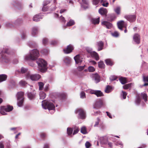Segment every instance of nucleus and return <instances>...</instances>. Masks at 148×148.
Returning a JSON list of instances; mask_svg holds the SVG:
<instances>
[{"label":"nucleus","instance_id":"obj_1","mask_svg":"<svg viewBox=\"0 0 148 148\" xmlns=\"http://www.w3.org/2000/svg\"><path fill=\"white\" fill-rule=\"evenodd\" d=\"M9 48L7 46H4L0 49V61L3 62H9L10 59L8 54Z\"/></svg>","mask_w":148,"mask_h":148},{"label":"nucleus","instance_id":"obj_2","mask_svg":"<svg viewBox=\"0 0 148 148\" xmlns=\"http://www.w3.org/2000/svg\"><path fill=\"white\" fill-rule=\"evenodd\" d=\"M42 105L45 109H48L49 111L52 110L51 114L54 113L55 110V106L53 103L50 101L44 100L42 101Z\"/></svg>","mask_w":148,"mask_h":148},{"label":"nucleus","instance_id":"obj_3","mask_svg":"<svg viewBox=\"0 0 148 148\" xmlns=\"http://www.w3.org/2000/svg\"><path fill=\"white\" fill-rule=\"evenodd\" d=\"M39 51L36 49H34L30 51L29 54L25 56V59L26 60H35L39 56Z\"/></svg>","mask_w":148,"mask_h":148},{"label":"nucleus","instance_id":"obj_4","mask_svg":"<svg viewBox=\"0 0 148 148\" xmlns=\"http://www.w3.org/2000/svg\"><path fill=\"white\" fill-rule=\"evenodd\" d=\"M38 66V70L41 72L44 73L47 70V63L44 60L39 59L36 61Z\"/></svg>","mask_w":148,"mask_h":148},{"label":"nucleus","instance_id":"obj_5","mask_svg":"<svg viewBox=\"0 0 148 148\" xmlns=\"http://www.w3.org/2000/svg\"><path fill=\"white\" fill-rule=\"evenodd\" d=\"M24 93L21 92H18L17 94V105L19 107H21L22 106L24 101Z\"/></svg>","mask_w":148,"mask_h":148},{"label":"nucleus","instance_id":"obj_6","mask_svg":"<svg viewBox=\"0 0 148 148\" xmlns=\"http://www.w3.org/2000/svg\"><path fill=\"white\" fill-rule=\"evenodd\" d=\"M40 75L39 74H31L28 72L26 75V78L27 79H30L33 81H36L40 78Z\"/></svg>","mask_w":148,"mask_h":148},{"label":"nucleus","instance_id":"obj_7","mask_svg":"<svg viewBox=\"0 0 148 148\" xmlns=\"http://www.w3.org/2000/svg\"><path fill=\"white\" fill-rule=\"evenodd\" d=\"M13 108V106L10 105L2 106L1 107L0 113L2 115H6L7 114L6 112L11 111Z\"/></svg>","mask_w":148,"mask_h":148},{"label":"nucleus","instance_id":"obj_8","mask_svg":"<svg viewBox=\"0 0 148 148\" xmlns=\"http://www.w3.org/2000/svg\"><path fill=\"white\" fill-rule=\"evenodd\" d=\"M86 50L88 53H90L92 57L95 58L96 60L97 61L99 60V57L98 54L96 52L92 51V48L87 47Z\"/></svg>","mask_w":148,"mask_h":148},{"label":"nucleus","instance_id":"obj_9","mask_svg":"<svg viewBox=\"0 0 148 148\" xmlns=\"http://www.w3.org/2000/svg\"><path fill=\"white\" fill-rule=\"evenodd\" d=\"M76 113H78V118L84 119L86 118V114L84 111L82 109H78L75 111Z\"/></svg>","mask_w":148,"mask_h":148},{"label":"nucleus","instance_id":"obj_10","mask_svg":"<svg viewBox=\"0 0 148 148\" xmlns=\"http://www.w3.org/2000/svg\"><path fill=\"white\" fill-rule=\"evenodd\" d=\"M124 18L130 22L135 21L136 18V16L134 14L128 15L124 16Z\"/></svg>","mask_w":148,"mask_h":148},{"label":"nucleus","instance_id":"obj_11","mask_svg":"<svg viewBox=\"0 0 148 148\" xmlns=\"http://www.w3.org/2000/svg\"><path fill=\"white\" fill-rule=\"evenodd\" d=\"M118 28L121 30H123V28L125 27L126 28V25L125 24L123 21H118L117 23Z\"/></svg>","mask_w":148,"mask_h":148},{"label":"nucleus","instance_id":"obj_12","mask_svg":"<svg viewBox=\"0 0 148 148\" xmlns=\"http://www.w3.org/2000/svg\"><path fill=\"white\" fill-rule=\"evenodd\" d=\"M38 33V27H33L31 29V34L32 36H35Z\"/></svg>","mask_w":148,"mask_h":148},{"label":"nucleus","instance_id":"obj_13","mask_svg":"<svg viewBox=\"0 0 148 148\" xmlns=\"http://www.w3.org/2000/svg\"><path fill=\"white\" fill-rule=\"evenodd\" d=\"M73 49V46L70 45L67 46L66 49H64V51L65 53L68 54L71 52Z\"/></svg>","mask_w":148,"mask_h":148},{"label":"nucleus","instance_id":"obj_14","mask_svg":"<svg viewBox=\"0 0 148 148\" xmlns=\"http://www.w3.org/2000/svg\"><path fill=\"white\" fill-rule=\"evenodd\" d=\"M101 24L108 29L111 28L112 26V24L111 23L107 21H103L101 23Z\"/></svg>","mask_w":148,"mask_h":148},{"label":"nucleus","instance_id":"obj_15","mask_svg":"<svg viewBox=\"0 0 148 148\" xmlns=\"http://www.w3.org/2000/svg\"><path fill=\"white\" fill-rule=\"evenodd\" d=\"M134 41L137 44L140 43V35L137 34H135L133 37Z\"/></svg>","mask_w":148,"mask_h":148},{"label":"nucleus","instance_id":"obj_16","mask_svg":"<svg viewBox=\"0 0 148 148\" xmlns=\"http://www.w3.org/2000/svg\"><path fill=\"white\" fill-rule=\"evenodd\" d=\"M71 58L68 57L66 56L63 58V61L64 63L66 65L69 64L71 62Z\"/></svg>","mask_w":148,"mask_h":148},{"label":"nucleus","instance_id":"obj_17","mask_svg":"<svg viewBox=\"0 0 148 148\" xmlns=\"http://www.w3.org/2000/svg\"><path fill=\"white\" fill-rule=\"evenodd\" d=\"M74 59L76 64L81 63L82 61V58L79 55H77L74 57Z\"/></svg>","mask_w":148,"mask_h":148},{"label":"nucleus","instance_id":"obj_18","mask_svg":"<svg viewBox=\"0 0 148 148\" xmlns=\"http://www.w3.org/2000/svg\"><path fill=\"white\" fill-rule=\"evenodd\" d=\"M97 45L98 47V51H100L103 49L104 43L101 41H100L97 42Z\"/></svg>","mask_w":148,"mask_h":148},{"label":"nucleus","instance_id":"obj_19","mask_svg":"<svg viewBox=\"0 0 148 148\" xmlns=\"http://www.w3.org/2000/svg\"><path fill=\"white\" fill-rule=\"evenodd\" d=\"M82 4H81L82 7L84 9H86L88 7V1L87 0H82Z\"/></svg>","mask_w":148,"mask_h":148},{"label":"nucleus","instance_id":"obj_20","mask_svg":"<svg viewBox=\"0 0 148 148\" xmlns=\"http://www.w3.org/2000/svg\"><path fill=\"white\" fill-rule=\"evenodd\" d=\"M27 95L29 99L30 100H32L35 98V93L34 92H28L27 93Z\"/></svg>","mask_w":148,"mask_h":148},{"label":"nucleus","instance_id":"obj_21","mask_svg":"<svg viewBox=\"0 0 148 148\" xmlns=\"http://www.w3.org/2000/svg\"><path fill=\"white\" fill-rule=\"evenodd\" d=\"M93 77L96 83H97L100 81V77L98 74H95L94 75Z\"/></svg>","mask_w":148,"mask_h":148},{"label":"nucleus","instance_id":"obj_22","mask_svg":"<svg viewBox=\"0 0 148 148\" xmlns=\"http://www.w3.org/2000/svg\"><path fill=\"white\" fill-rule=\"evenodd\" d=\"M99 12L101 15H104L107 14V11L105 8H101L99 10Z\"/></svg>","mask_w":148,"mask_h":148},{"label":"nucleus","instance_id":"obj_23","mask_svg":"<svg viewBox=\"0 0 148 148\" xmlns=\"http://www.w3.org/2000/svg\"><path fill=\"white\" fill-rule=\"evenodd\" d=\"M42 18L41 17L40 15H36L34 16L33 19L34 21L37 22L40 21Z\"/></svg>","mask_w":148,"mask_h":148},{"label":"nucleus","instance_id":"obj_24","mask_svg":"<svg viewBox=\"0 0 148 148\" xmlns=\"http://www.w3.org/2000/svg\"><path fill=\"white\" fill-rule=\"evenodd\" d=\"M104 104V102L102 100H99L95 103L96 105L98 107H100Z\"/></svg>","mask_w":148,"mask_h":148},{"label":"nucleus","instance_id":"obj_25","mask_svg":"<svg viewBox=\"0 0 148 148\" xmlns=\"http://www.w3.org/2000/svg\"><path fill=\"white\" fill-rule=\"evenodd\" d=\"M91 22L92 23L94 24H98L99 22V18H92L91 20Z\"/></svg>","mask_w":148,"mask_h":148},{"label":"nucleus","instance_id":"obj_26","mask_svg":"<svg viewBox=\"0 0 148 148\" xmlns=\"http://www.w3.org/2000/svg\"><path fill=\"white\" fill-rule=\"evenodd\" d=\"M7 76L6 75L2 74L0 75V82L6 80L7 78Z\"/></svg>","mask_w":148,"mask_h":148},{"label":"nucleus","instance_id":"obj_27","mask_svg":"<svg viewBox=\"0 0 148 148\" xmlns=\"http://www.w3.org/2000/svg\"><path fill=\"white\" fill-rule=\"evenodd\" d=\"M7 76L6 75L2 74L0 75V82L6 80L7 78Z\"/></svg>","mask_w":148,"mask_h":148},{"label":"nucleus","instance_id":"obj_28","mask_svg":"<svg viewBox=\"0 0 148 148\" xmlns=\"http://www.w3.org/2000/svg\"><path fill=\"white\" fill-rule=\"evenodd\" d=\"M17 21L15 22L14 24H13L11 22H8L6 23L5 25L7 27H12L14 26L15 25H17Z\"/></svg>","mask_w":148,"mask_h":148},{"label":"nucleus","instance_id":"obj_29","mask_svg":"<svg viewBox=\"0 0 148 148\" xmlns=\"http://www.w3.org/2000/svg\"><path fill=\"white\" fill-rule=\"evenodd\" d=\"M112 90V88L111 86H108L106 88L105 90V91L106 93H109Z\"/></svg>","mask_w":148,"mask_h":148},{"label":"nucleus","instance_id":"obj_30","mask_svg":"<svg viewBox=\"0 0 148 148\" xmlns=\"http://www.w3.org/2000/svg\"><path fill=\"white\" fill-rule=\"evenodd\" d=\"M141 99L139 95H137L135 102L136 104L139 105L141 102Z\"/></svg>","mask_w":148,"mask_h":148},{"label":"nucleus","instance_id":"obj_31","mask_svg":"<svg viewBox=\"0 0 148 148\" xmlns=\"http://www.w3.org/2000/svg\"><path fill=\"white\" fill-rule=\"evenodd\" d=\"M95 95L97 97H100L103 96L102 92L99 90H96Z\"/></svg>","mask_w":148,"mask_h":148},{"label":"nucleus","instance_id":"obj_32","mask_svg":"<svg viewBox=\"0 0 148 148\" xmlns=\"http://www.w3.org/2000/svg\"><path fill=\"white\" fill-rule=\"evenodd\" d=\"M105 62L106 64L107 65H109L111 66L114 64L113 62L111 60L109 59H107L106 60Z\"/></svg>","mask_w":148,"mask_h":148},{"label":"nucleus","instance_id":"obj_33","mask_svg":"<svg viewBox=\"0 0 148 148\" xmlns=\"http://www.w3.org/2000/svg\"><path fill=\"white\" fill-rule=\"evenodd\" d=\"M121 10V7L119 6H118L114 9V10L117 14L119 15L120 14Z\"/></svg>","mask_w":148,"mask_h":148},{"label":"nucleus","instance_id":"obj_34","mask_svg":"<svg viewBox=\"0 0 148 148\" xmlns=\"http://www.w3.org/2000/svg\"><path fill=\"white\" fill-rule=\"evenodd\" d=\"M141 96L142 97L143 99L144 100L145 102H146L147 101V96L146 93L145 92L142 93Z\"/></svg>","mask_w":148,"mask_h":148},{"label":"nucleus","instance_id":"obj_35","mask_svg":"<svg viewBox=\"0 0 148 148\" xmlns=\"http://www.w3.org/2000/svg\"><path fill=\"white\" fill-rule=\"evenodd\" d=\"M119 80L121 83L123 84H124L127 82L126 78L125 77H121L119 78Z\"/></svg>","mask_w":148,"mask_h":148},{"label":"nucleus","instance_id":"obj_36","mask_svg":"<svg viewBox=\"0 0 148 148\" xmlns=\"http://www.w3.org/2000/svg\"><path fill=\"white\" fill-rule=\"evenodd\" d=\"M39 96L40 99H43L45 98L46 94L44 92L41 91L39 93Z\"/></svg>","mask_w":148,"mask_h":148},{"label":"nucleus","instance_id":"obj_37","mask_svg":"<svg viewBox=\"0 0 148 148\" xmlns=\"http://www.w3.org/2000/svg\"><path fill=\"white\" fill-rule=\"evenodd\" d=\"M133 84L132 83H130L125 84L123 86V88L125 89H127L130 88L132 86Z\"/></svg>","mask_w":148,"mask_h":148},{"label":"nucleus","instance_id":"obj_38","mask_svg":"<svg viewBox=\"0 0 148 148\" xmlns=\"http://www.w3.org/2000/svg\"><path fill=\"white\" fill-rule=\"evenodd\" d=\"M74 21L72 20H70L67 23L66 26H70L74 25Z\"/></svg>","mask_w":148,"mask_h":148},{"label":"nucleus","instance_id":"obj_39","mask_svg":"<svg viewBox=\"0 0 148 148\" xmlns=\"http://www.w3.org/2000/svg\"><path fill=\"white\" fill-rule=\"evenodd\" d=\"M81 132L84 134H85L87 133L86 129L85 127L83 126L81 128Z\"/></svg>","mask_w":148,"mask_h":148},{"label":"nucleus","instance_id":"obj_40","mask_svg":"<svg viewBox=\"0 0 148 148\" xmlns=\"http://www.w3.org/2000/svg\"><path fill=\"white\" fill-rule=\"evenodd\" d=\"M88 70L90 72H93L95 71V68L92 66H89L88 67Z\"/></svg>","mask_w":148,"mask_h":148},{"label":"nucleus","instance_id":"obj_41","mask_svg":"<svg viewBox=\"0 0 148 148\" xmlns=\"http://www.w3.org/2000/svg\"><path fill=\"white\" fill-rule=\"evenodd\" d=\"M38 86H39V89L40 90H42L44 86V84L42 82H38Z\"/></svg>","mask_w":148,"mask_h":148},{"label":"nucleus","instance_id":"obj_42","mask_svg":"<svg viewBox=\"0 0 148 148\" xmlns=\"http://www.w3.org/2000/svg\"><path fill=\"white\" fill-rule=\"evenodd\" d=\"M73 129L71 128L68 127L67 129V133L69 135L72 134L73 132Z\"/></svg>","mask_w":148,"mask_h":148},{"label":"nucleus","instance_id":"obj_43","mask_svg":"<svg viewBox=\"0 0 148 148\" xmlns=\"http://www.w3.org/2000/svg\"><path fill=\"white\" fill-rule=\"evenodd\" d=\"M19 84L21 86H24L26 85L27 83L25 81L22 80L19 82Z\"/></svg>","mask_w":148,"mask_h":148},{"label":"nucleus","instance_id":"obj_44","mask_svg":"<svg viewBox=\"0 0 148 148\" xmlns=\"http://www.w3.org/2000/svg\"><path fill=\"white\" fill-rule=\"evenodd\" d=\"M75 74L78 77H81L83 75L82 73L80 71L76 72Z\"/></svg>","mask_w":148,"mask_h":148},{"label":"nucleus","instance_id":"obj_45","mask_svg":"<svg viewBox=\"0 0 148 148\" xmlns=\"http://www.w3.org/2000/svg\"><path fill=\"white\" fill-rule=\"evenodd\" d=\"M104 66V64L103 62L102 61L98 62V66L99 68H103Z\"/></svg>","mask_w":148,"mask_h":148},{"label":"nucleus","instance_id":"obj_46","mask_svg":"<svg viewBox=\"0 0 148 148\" xmlns=\"http://www.w3.org/2000/svg\"><path fill=\"white\" fill-rule=\"evenodd\" d=\"M80 97L82 99H84L86 98V95L84 92L82 91L80 93Z\"/></svg>","mask_w":148,"mask_h":148},{"label":"nucleus","instance_id":"obj_47","mask_svg":"<svg viewBox=\"0 0 148 148\" xmlns=\"http://www.w3.org/2000/svg\"><path fill=\"white\" fill-rule=\"evenodd\" d=\"M112 35L114 37H117L119 36V34L118 32L115 31L112 33Z\"/></svg>","mask_w":148,"mask_h":148},{"label":"nucleus","instance_id":"obj_48","mask_svg":"<svg viewBox=\"0 0 148 148\" xmlns=\"http://www.w3.org/2000/svg\"><path fill=\"white\" fill-rule=\"evenodd\" d=\"M41 52L44 55H47L48 53V51L46 49H44L41 51Z\"/></svg>","mask_w":148,"mask_h":148},{"label":"nucleus","instance_id":"obj_49","mask_svg":"<svg viewBox=\"0 0 148 148\" xmlns=\"http://www.w3.org/2000/svg\"><path fill=\"white\" fill-rule=\"evenodd\" d=\"M103 0H101V2L102 4V5L104 7H107L108 5V2H106V3H104Z\"/></svg>","mask_w":148,"mask_h":148},{"label":"nucleus","instance_id":"obj_50","mask_svg":"<svg viewBox=\"0 0 148 148\" xmlns=\"http://www.w3.org/2000/svg\"><path fill=\"white\" fill-rule=\"evenodd\" d=\"M96 91V90H93L90 89H89L87 90V92L92 94H95Z\"/></svg>","mask_w":148,"mask_h":148},{"label":"nucleus","instance_id":"obj_51","mask_svg":"<svg viewBox=\"0 0 148 148\" xmlns=\"http://www.w3.org/2000/svg\"><path fill=\"white\" fill-rule=\"evenodd\" d=\"M85 66V65H84L83 66H79L77 68V69H78L79 71H81L84 69Z\"/></svg>","mask_w":148,"mask_h":148},{"label":"nucleus","instance_id":"obj_52","mask_svg":"<svg viewBox=\"0 0 148 148\" xmlns=\"http://www.w3.org/2000/svg\"><path fill=\"white\" fill-rule=\"evenodd\" d=\"M143 79L144 82H148V76L143 75Z\"/></svg>","mask_w":148,"mask_h":148},{"label":"nucleus","instance_id":"obj_53","mask_svg":"<svg viewBox=\"0 0 148 148\" xmlns=\"http://www.w3.org/2000/svg\"><path fill=\"white\" fill-rule=\"evenodd\" d=\"M27 68L22 67L21 69V72L23 73L27 72Z\"/></svg>","mask_w":148,"mask_h":148},{"label":"nucleus","instance_id":"obj_54","mask_svg":"<svg viewBox=\"0 0 148 148\" xmlns=\"http://www.w3.org/2000/svg\"><path fill=\"white\" fill-rule=\"evenodd\" d=\"M85 145L86 148H89L91 146V144L89 142L87 141L85 144Z\"/></svg>","mask_w":148,"mask_h":148},{"label":"nucleus","instance_id":"obj_55","mask_svg":"<svg viewBox=\"0 0 148 148\" xmlns=\"http://www.w3.org/2000/svg\"><path fill=\"white\" fill-rule=\"evenodd\" d=\"M100 0H92V3L93 4L97 5L99 3Z\"/></svg>","mask_w":148,"mask_h":148},{"label":"nucleus","instance_id":"obj_56","mask_svg":"<svg viewBox=\"0 0 148 148\" xmlns=\"http://www.w3.org/2000/svg\"><path fill=\"white\" fill-rule=\"evenodd\" d=\"M79 131L78 127H76L75 129L74 130L73 133V135H75Z\"/></svg>","mask_w":148,"mask_h":148},{"label":"nucleus","instance_id":"obj_57","mask_svg":"<svg viewBox=\"0 0 148 148\" xmlns=\"http://www.w3.org/2000/svg\"><path fill=\"white\" fill-rule=\"evenodd\" d=\"M100 121V119L99 118H98L97 119V121H96L95 124L94 125L95 127H97L99 124V122Z\"/></svg>","mask_w":148,"mask_h":148},{"label":"nucleus","instance_id":"obj_58","mask_svg":"<svg viewBox=\"0 0 148 148\" xmlns=\"http://www.w3.org/2000/svg\"><path fill=\"white\" fill-rule=\"evenodd\" d=\"M60 21L64 23H65L66 20L65 19L64 17L62 16L60 17Z\"/></svg>","mask_w":148,"mask_h":148},{"label":"nucleus","instance_id":"obj_59","mask_svg":"<svg viewBox=\"0 0 148 148\" xmlns=\"http://www.w3.org/2000/svg\"><path fill=\"white\" fill-rule=\"evenodd\" d=\"M116 77L113 76H111L110 78V79L111 81H113L115 80L116 79Z\"/></svg>","mask_w":148,"mask_h":148},{"label":"nucleus","instance_id":"obj_60","mask_svg":"<svg viewBox=\"0 0 148 148\" xmlns=\"http://www.w3.org/2000/svg\"><path fill=\"white\" fill-rule=\"evenodd\" d=\"M122 92L123 96V99H125L127 95V93L126 92L123 91Z\"/></svg>","mask_w":148,"mask_h":148},{"label":"nucleus","instance_id":"obj_61","mask_svg":"<svg viewBox=\"0 0 148 148\" xmlns=\"http://www.w3.org/2000/svg\"><path fill=\"white\" fill-rule=\"evenodd\" d=\"M47 41L48 40L47 38H44L42 39V43L44 44H46Z\"/></svg>","mask_w":148,"mask_h":148},{"label":"nucleus","instance_id":"obj_62","mask_svg":"<svg viewBox=\"0 0 148 148\" xmlns=\"http://www.w3.org/2000/svg\"><path fill=\"white\" fill-rule=\"evenodd\" d=\"M21 38L23 39H24L26 38V34L25 33H22L21 34Z\"/></svg>","mask_w":148,"mask_h":148},{"label":"nucleus","instance_id":"obj_63","mask_svg":"<svg viewBox=\"0 0 148 148\" xmlns=\"http://www.w3.org/2000/svg\"><path fill=\"white\" fill-rule=\"evenodd\" d=\"M57 41L55 40H53L51 42V44L52 45H56L57 44Z\"/></svg>","mask_w":148,"mask_h":148},{"label":"nucleus","instance_id":"obj_64","mask_svg":"<svg viewBox=\"0 0 148 148\" xmlns=\"http://www.w3.org/2000/svg\"><path fill=\"white\" fill-rule=\"evenodd\" d=\"M0 148H4V145L3 142H0Z\"/></svg>","mask_w":148,"mask_h":148}]
</instances>
